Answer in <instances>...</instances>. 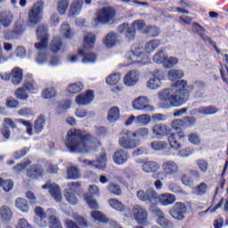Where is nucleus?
<instances>
[{
  "instance_id": "obj_1",
  "label": "nucleus",
  "mask_w": 228,
  "mask_h": 228,
  "mask_svg": "<svg viewBox=\"0 0 228 228\" xmlns=\"http://www.w3.org/2000/svg\"><path fill=\"white\" fill-rule=\"evenodd\" d=\"M206 86L202 81L188 84L185 79L175 82L170 87L159 93V99L162 101L164 108H181L186 104L191 90H200Z\"/></svg>"
},
{
  "instance_id": "obj_2",
  "label": "nucleus",
  "mask_w": 228,
  "mask_h": 228,
  "mask_svg": "<svg viewBox=\"0 0 228 228\" xmlns=\"http://www.w3.org/2000/svg\"><path fill=\"white\" fill-rule=\"evenodd\" d=\"M64 143L70 152L77 154H86L95 151L94 137L89 134L81 135V133L76 129L68 131Z\"/></svg>"
},
{
  "instance_id": "obj_3",
  "label": "nucleus",
  "mask_w": 228,
  "mask_h": 228,
  "mask_svg": "<svg viewBox=\"0 0 228 228\" xmlns=\"http://www.w3.org/2000/svg\"><path fill=\"white\" fill-rule=\"evenodd\" d=\"M95 45V35L87 33L84 36V46L78 49L77 55H69L68 60L70 63H76L78 56H82V63H95L97 61V55L95 53H88L89 49H92Z\"/></svg>"
},
{
  "instance_id": "obj_4",
  "label": "nucleus",
  "mask_w": 228,
  "mask_h": 228,
  "mask_svg": "<svg viewBox=\"0 0 228 228\" xmlns=\"http://www.w3.org/2000/svg\"><path fill=\"white\" fill-rule=\"evenodd\" d=\"M37 40L39 43L35 45L36 49L39 50L36 57V61L38 65H45V63H49V54L45 52L47 49V26L39 25L37 30Z\"/></svg>"
},
{
  "instance_id": "obj_5",
  "label": "nucleus",
  "mask_w": 228,
  "mask_h": 228,
  "mask_svg": "<svg viewBox=\"0 0 228 228\" xmlns=\"http://www.w3.org/2000/svg\"><path fill=\"white\" fill-rule=\"evenodd\" d=\"M118 29L121 35H125L126 38H127L129 42H131V40H134L136 29L141 31L142 34L149 33V27H147L143 20H136L132 25H129V23H123Z\"/></svg>"
},
{
  "instance_id": "obj_6",
  "label": "nucleus",
  "mask_w": 228,
  "mask_h": 228,
  "mask_svg": "<svg viewBox=\"0 0 228 228\" xmlns=\"http://www.w3.org/2000/svg\"><path fill=\"white\" fill-rule=\"evenodd\" d=\"M117 21V11L115 7L105 6L99 9L95 13V18L93 20V26H99L104 24L106 26H111Z\"/></svg>"
},
{
  "instance_id": "obj_7",
  "label": "nucleus",
  "mask_w": 228,
  "mask_h": 228,
  "mask_svg": "<svg viewBox=\"0 0 228 228\" xmlns=\"http://www.w3.org/2000/svg\"><path fill=\"white\" fill-rule=\"evenodd\" d=\"M35 214L36 216L40 218L38 223L40 227H47L48 216L50 220V228H63L61 227V223H60L58 218H56V210L50 208L45 213L44 212V208H42V207H36Z\"/></svg>"
},
{
  "instance_id": "obj_8",
  "label": "nucleus",
  "mask_w": 228,
  "mask_h": 228,
  "mask_svg": "<svg viewBox=\"0 0 228 228\" xmlns=\"http://www.w3.org/2000/svg\"><path fill=\"white\" fill-rule=\"evenodd\" d=\"M136 138L134 132L130 130H123L119 133L118 143L119 147L125 149V151H133L136 147L142 145V141Z\"/></svg>"
},
{
  "instance_id": "obj_9",
  "label": "nucleus",
  "mask_w": 228,
  "mask_h": 228,
  "mask_svg": "<svg viewBox=\"0 0 228 228\" xmlns=\"http://www.w3.org/2000/svg\"><path fill=\"white\" fill-rule=\"evenodd\" d=\"M162 171L153 175L154 179L167 181L170 175H175L179 173V165L174 160H167L162 163Z\"/></svg>"
},
{
  "instance_id": "obj_10",
  "label": "nucleus",
  "mask_w": 228,
  "mask_h": 228,
  "mask_svg": "<svg viewBox=\"0 0 228 228\" xmlns=\"http://www.w3.org/2000/svg\"><path fill=\"white\" fill-rule=\"evenodd\" d=\"M45 3L39 0L33 4L32 7L28 11V24L29 26H37L39 22H42L44 19V8Z\"/></svg>"
},
{
  "instance_id": "obj_11",
  "label": "nucleus",
  "mask_w": 228,
  "mask_h": 228,
  "mask_svg": "<svg viewBox=\"0 0 228 228\" xmlns=\"http://www.w3.org/2000/svg\"><path fill=\"white\" fill-rule=\"evenodd\" d=\"M132 108L134 111H145V113L154 111V107L151 105V100L147 96H139L134 99Z\"/></svg>"
},
{
  "instance_id": "obj_12",
  "label": "nucleus",
  "mask_w": 228,
  "mask_h": 228,
  "mask_svg": "<svg viewBox=\"0 0 228 228\" xmlns=\"http://www.w3.org/2000/svg\"><path fill=\"white\" fill-rule=\"evenodd\" d=\"M165 81V73L159 69L151 72V77L147 81L146 87L149 90H159Z\"/></svg>"
},
{
  "instance_id": "obj_13",
  "label": "nucleus",
  "mask_w": 228,
  "mask_h": 228,
  "mask_svg": "<svg viewBox=\"0 0 228 228\" xmlns=\"http://www.w3.org/2000/svg\"><path fill=\"white\" fill-rule=\"evenodd\" d=\"M81 188V183L79 182H70L66 185L64 190V197L69 204L76 206L79 200H77V196H76V191Z\"/></svg>"
},
{
  "instance_id": "obj_14",
  "label": "nucleus",
  "mask_w": 228,
  "mask_h": 228,
  "mask_svg": "<svg viewBox=\"0 0 228 228\" xmlns=\"http://www.w3.org/2000/svg\"><path fill=\"white\" fill-rule=\"evenodd\" d=\"M126 60L130 63H142L143 61V45H133L131 51L126 55Z\"/></svg>"
},
{
  "instance_id": "obj_15",
  "label": "nucleus",
  "mask_w": 228,
  "mask_h": 228,
  "mask_svg": "<svg viewBox=\"0 0 228 228\" xmlns=\"http://www.w3.org/2000/svg\"><path fill=\"white\" fill-rule=\"evenodd\" d=\"M88 191L90 194L85 195V200H86L87 206L91 209H99V203H97V200H95V199H94V197H99V195L101 193L99 187H97V185H95V184L90 185Z\"/></svg>"
},
{
  "instance_id": "obj_16",
  "label": "nucleus",
  "mask_w": 228,
  "mask_h": 228,
  "mask_svg": "<svg viewBox=\"0 0 228 228\" xmlns=\"http://www.w3.org/2000/svg\"><path fill=\"white\" fill-rule=\"evenodd\" d=\"M188 209L186 208V205L182 202H177L174 205L172 209L169 211L170 216L174 220H177L178 222H183L184 218H186V213Z\"/></svg>"
},
{
  "instance_id": "obj_17",
  "label": "nucleus",
  "mask_w": 228,
  "mask_h": 228,
  "mask_svg": "<svg viewBox=\"0 0 228 228\" xmlns=\"http://www.w3.org/2000/svg\"><path fill=\"white\" fill-rule=\"evenodd\" d=\"M136 124V126H149L151 124V115L149 114H141L139 116L130 115L125 126H129Z\"/></svg>"
},
{
  "instance_id": "obj_18",
  "label": "nucleus",
  "mask_w": 228,
  "mask_h": 228,
  "mask_svg": "<svg viewBox=\"0 0 228 228\" xmlns=\"http://www.w3.org/2000/svg\"><path fill=\"white\" fill-rule=\"evenodd\" d=\"M133 216L134 220L141 225H147V222H149V214L147 213V209L143 207L135 205L133 208Z\"/></svg>"
},
{
  "instance_id": "obj_19",
  "label": "nucleus",
  "mask_w": 228,
  "mask_h": 228,
  "mask_svg": "<svg viewBox=\"0 0 228 228\" xmlns=\"http://www.w3.org/2000/svg\"><path fill=\"white\" fill-rule=\"evenodd\" d=\"M94 99H95V94H94V91L87 90L77 95L75 98V102L76 104H77V106H88V104L92 103Z\"/></svg>"
},
{
  "instance_id": "obj_20",
  "label": "nucleus",
  "mask_w": 228,
  "mask_h": 228,
  "mask_svg": "<svg viewBox=\"0 0 228 228\" xmlns=\"http://www.w3.org/2000/svg\"><path fill=\"white\" fill-rule=\"evenodd\" d=\"M137 199L142 202H158V192L154 189H148L146 191L140 190L137 191Z\"/></svg>"
},
{
  "instance_id": "obj_21",
  "label": "nucleus",
  "mask_w": 228,
  "mask_h": 228,
  "mask_svg": "<svg viewBox=\"0 0 228 228\" xmlns=\"http://www.w3.org/2000/svg\"><path fill=\"white\" fill-rule=\"evenodd\" d=\"M138 163L142 165V170L145 174H155L161 168L159 163L154 160H140Z\"/></svg>"
},
{
  "instance_id": "obj_22",
  "label": "nucleus",
  "mask_w": 228,
  "mask_h": 228,
  "mask_svg": "<svg viewBox=\"0 0 228 228\" xmlns=\"http://www.w3.org/2000/svg\"><path fill=\"white\" fill-rule=\"evenodd\" d=\"M151 132L159 140H161L168 136V134L172 133V129L165 124H157L153 126V127L151 128Z\"/></svg>"
},
{
  "instance_id": "obj_23",
  "label": "nucleus",
  "mask_w": 228,
  "mask_h": 228,
  "mask_svg": "<svg viewBox=\"0 0 228 228\" xmlns=\"http://www.w3.org/2000/svg\"><path fill=\"white\" fill-rule=\"evenodd\" d=\"M138 81H140V72L134 69L128 71L123 78L124 85L128 87L135 86Z\"/></svg>"
},
{
  "instance_id": "obj_24",
  "label": "nucleus",
  "mask_w": 228,
  "mask_h": 228,
  "mask_svg": "<svg viewBox=\"0 0 228 228\" xmlns=\"http://www.w3.org/2000/svg\"><path fill=\"white\" fill-rule=\"evenodd\" d=\"M42 190H48L51 197H53L56 202H61V190L58 184L47 183L42 186Z\"/></svg>"
},
{
  "instance_id": "obj_25",
  "label": "nucleus",
  "mask_w": 228,
  "mask_h": 228,
  "mask_svg": "<svg viewBox=\"0 0 228 228\" xmlns=\"http://www.w3.org/2000/svg\"><path fill=\"white\" fill-rule=\"evenodd\" d=\"M184 136V133L183 132L171 134L167 138L170 149H173V151H179V149L182 147V144L177 140H183Z\"/></svg>"
},
{
  "instance_id": "obj_26",
  "label": "nucleus",
  "mask_w": 228,
  "mask_h": 228,
  "mask_svg": "<svg viewBox=\"0 0 228 228\" xmlns=\"http://www.w3.org/2000/svg\"><path fill=\"white\" fill-rule=\"evenodd\" d=\"M154 214L157 216L156 222L158 225L163 228H174V224L169 221L168 218L165 216V213L159 208L154 210Z\"/></svg>"
},
{
  "instance_id": "obj_27",
  "label": "nucleus",
  "mask_w": 228,
  "mask_h": 228,
  "mask_svg": "<svg viewBox=\"0 0 228 228\" xmlns=\"http://www.w3.org/2000/svg\"><path fill=\"white\" fill-rule=\"evenodd\" d=\"M129 159V153L124 149H119L114 152L113 161L116 165H124Z\"/></svg>"
},
{
  "instance_id": "obj_28",
  "label": "nucleus",
  "mask_w": 228,
  "mask_h": 228,
  "mask_svg": "<svg viewBox=\"0 0 228 228\" xmlns=\"http://www.w3.org/2000/svg\"><path fill=\"white\" fill-rule=\"evenodd\" d=\"M157 200H159L161 206H172L173 204H175L177 199L175 198V195L167 192L158 196Z\"/></svg>"
},
{
  "instance_id": "obj_29",
  "label": "nucleus",
  "mask_w": 228,
  "mask_h": 228,
  "mask_svg": "<svg viewBox=\"0 0 228 228\" xmlns=\"http://www.w3.org/2000/svg\"><path fill=\"white\" fill-rule=\"evenodd\" d=\"M0 23L3 28H10L13 23V12L4 11L0 13Z\"/></svg>"
},
{
  "instance_id": "obj_30",
  "label": "nucleus",
  "mask_w": 228,
  "mask_h": 228,
  "mask_svg": "<svg viewBox=\"0 0 228 228\" xmlns=\"http://www.w3.org/2000/svg\"><path fill=\"white\" fill-rule=\"evenodd\" d=\"M81 163H84V165H88L89 167H95L96 168H106V163H107L106 154L103 153L94 162H92V161L86 160V159H83V160H81Z\"/></svg>"
},
{
  "instance_id": "obj_31",
  "label": "nucleus",
  "mask_w": 228,
  "mask_h": 228,
  "mask_svg": "<svg viewBox=\"0 0 228 228\" xmlns=\"http://www.w3.org/2000/svg\"><path fill=\"white\" fill-rule=\"evenodd\" d=\"M85 89V85L81 82H75L68 86L66 89V94L69 97H72V95H76V94H79L82 90Z\"/></svg>"
},
{
  "instance_id": "obj_32",
  "label": "nucleus",
  "mask_w": 228,
  "mask_h": 228,
  "mask_svg": "<svg viewBox=\"0 0 228 228\" xmlns=\"http://www.w3.org/2000/svg\"><path fill=\"white\" fill-rule=\"evenodd\" d=\"M120 118V109L118 107H111L107 114V120L110 124H115Z\"/></svg>"
},
{
  "instance_id": "obj_33",
  "label": "nucleus",
  "mask_w": 228,
  "mask_h": 228,
  "mask_svg": "<svg viewBox=\"0 0 228 228\" xmlns=\"http://www.w3.org/2000/svg\"><path fill=\"white\" fill-rule=\"evenodd\" d=\"M43 174H44V169L40 165L32 166L27 171V175L28 177H30V179H37L40 177V175H42Z\"/></svg>"
},
{
  "instance_id": "obj_34",
  "label": "nucleus",
  "mask_w": 228,
  "mask_h": 228,
  "mask_svg": "<svg viewBox=\"0 0 228 228\" xmlns=\"http://www.w3.org/2000/svg\"><path fill=\"white\" fill-rule=\"evenodd\" d=\"M13 216L12 208L8 206H2L0 208V218L3 222H10Z\"/></svg>"
},
{
  "instance_id": "obj_35",
  "label": "nucleus",
  "mask_w": 228,
  "mask_h": 228,
  "mask_svg": "<svg viewBox=\"0 0 228 228\" xmlns=\"http://www.w3.org/2000/svg\"><path fill=\"white\" fill-rule=\"evenodd\" d=\"M83 9V0H74L69 7V13L73 17L76 15H79L81 13V10Z\"/></svg>"
},
{
  "instance_id": "obj_36",
  "label": "nucleus",
  "mask_w": 228,
  "mask_h": 228,
  "mask_svg": "<svg viewBox=\"0 0 228 228\" xmlns=\"http://www.w3.org/2000/svg\"><path fill=\"white\" fill-rule=\"evenodd\" d=\"M11 77L13 85H20L23 77L22 69L20 68H14L12 70Z\"/></svg>"
},
{
  "instance_id": "obj_37",
  "label": "nucleus",
  "mask_w": 228,
  "mask_h": 228,
  "mask_svg": "<svg viewBox=\"0 0 228 228\" xmlns=\"http://www.w3.org/2000/svg\"><path fill=\"white\" fill-rule=\"evenodd\" d=\"M15 208L21 211V213H29V203L26 199L18 198L15 200Z\"/></svg>"
},
{
  "instance_id": "obj_38",
  "label": "nucleus",
  "mask_w": 228,
  "mask_h": 228,
  "mask_svg": "<svg viewBox=\"0 0 228 228\" xmlns=\"http://www.w3.org/2000/svg\"><path fill=\"white\" fill-rule=\"evenodd\" d=\"M81 178V172L79 171V168L75 166H69L67 168V179L70 180H76Z\"/></svg>"
},
{
  "instance_id": "obj_39",
  "label": "nucleus",
  "mask_w": 228,
  "mask_h": 228,
  "mask_svg": "<svg viewBox=\"0 0 228 228\" xmlns=\"http://www.w3.org/2000/svg\"><path fill=\"white\" fill-rule=\"evenodd\" d=\"M50 51H52L53 53H60V51H64L61 38L55 37L52 40L50 44Z\"/></svg>"
},
{
  "instance_id": "obj_40",
  "label": "nucleus",
  "mask_w": 228,
  "mask_h": 228,
  "mask_svg": "<svg viewBox=\"0 0 228 228\" xmlns=\"http://www.w3.org/2000/svg\"><path fill=\"white\" fill-rule=\"evenodd\" d=\"M122 79V75L120 73H111L106 78V83L110 86H117Z\"/></svg>"
},
{
  "instance_id": "obj_41",
  "label": "nucleus",
  "mask_w": 228,
  "mask_h": 228,
  "mask_svg": "<svg viewBox=\"0 0 228 228\" xmlns=\"http://www.w3.org/2000/svg\"><path fill=\"white\" fill-rule=\"evenodd\" d=\"M117 34L114 32H110L107 34L106 37L103 39V44L106 47H114L117 45Z\"/></svg>"
},
{
  "instance_id": "obj_42",
  "label": "nucleus",
  "mask_w": 228,
  "mask_h": 228,
  "mask_svg": "<svg viewBox=\"0 0 228 228\" xmlns=\"http://www.w3.org/2000/svg\"><path fill=\"white\" fill-rule=\"evenodd\" d=\"M218 111H220V110H218V108L210 105V106H207V107H200L198 109V113H200V115H216V113H218Z\"/></svg>"
},
{
  "instance_id": "obj_43",
  "label": "nucleus",
  "mask_w": 228,
  "mask_h": 228,
  "mask_svg": "<svg viewBox=\"0 0 228 228\" xmlns=\"http://www.w3.org/2000/svg\"><path fill=\"white\" fill-rule=\"evenodd\" d=\"M69 6H70L69 0H58L57 1V12L60 15H65L67 11L69 10Z\"/></svg>"
},
{
  "instance_id": "obj_44",
  "label": "nucleus",
  "mask_w": 228,
  "mask_h": 228,
  "mask_svg": "<svg viewBox=\"0 0 228 228\" xmlns=\"http://www.w3.org/2000/svg\"><path fill=\"white\" fill-rule=\"evenodd\" d=\"M184 77V72L181 69H170L167 73V78L169 81H177Z\"/></svg>"
},
{
  "instance_id": "obj_45",
  "label": "nucleus",
  "mask_w": 228,
  "mask_h": 228,
  "mask_svg": "<svg viewBox=\"0 0 228 228\" xmlns=\"http://www.w3.org/2000/svg\"><path fill=\"white\" fill-rule=\"evenodd\" d=\"M168 147V143L165 141H153L151 143V151H155L159 152L161 151H165Z\"/></svg>"
},
{
  "instance_id": "obj_46",
  "label": "nucleus",
  "mask_w": 228,
  "mask_h": 228,
  "mask_svg": "<svg viewBox=\"0 0 228 228\" xmlns=\"http://www.w3.org/2000/svg\"><path fill=\"white\" fill-rule=\"evenodd\" d=\"M61 34L64 36L65 38L70 39L74 38V29L67 23L61 27Z\"/></svg>"
},
{
  "instance_id": "obj_47",
  "label": "nucleus",
  "mask_w": 228,
  "mask_h": 228,
  "mask_svg": "<svg viewBox=\"0 0 228 228\" xmlns=\"http://www.w3.org/2000/svg\"><path fill=\"white\" fill-rule=\"evenodd\" d=\"M90 216L94 218V222H100L101 224L108 222V217H106L105 215L99 210L92 211Z\"/></svg>"
},
{
  "instance_id": "obj_48",
  "label": "nucleus",
  "mask_w": 228,
  "mask_h": 228,
  "mask_svg": "<svg viewBox=\"0 0 228 228\" xmlns=\"http://www.w3.org/2000/svg\"><path fill=\"white\" fill-rule=\"evenodd\" d=\"M159 47V42L158 40H151L145 44L144 51L145 53H154V50Z\"/></svg>"
},
{
  "instance_id": "obj_49",
  "label": "nucleus",
  "mask_w": 228,
  "mask_h": 228,
  "mask_svg": "<svg viewBox=\"0 0 228 228\" xmlns=\"http://www.w3.org/2000/svg\"><path fill=\"white\" fill-rule=\"evenodd\" d=\"M109 204L110 208H113V209H116V211H126V207L122 202H120L117 199H110L109 200Z\"/></svg>"
},
{
  "instance_id": "obj_50",
  "label": "nucleus",
  "mask_w": 228,
  "mask_h": 228,
  "mask_svg": "<svg viewBox=\"0 0 228 228\" xmlns=\"http://www.w3.org/2000/svg\"><path fill=\"white\" fill-rule=\"evenodd\" d=\"M75 115L77 118H94V117H95V113L86 111V110H77Z\"/></svg>"
},
{
  "instance_id": "obj_51",
  "label": "nucleus",
  "mask_w": 228,
  "mask_h": 228,
  "mask_svg": "<svg viewBox=\"0 0 228 228\" xmlns=\"http://www.w3.org/2000/svg\"><path fill=\"white\" fill-rule=\"evenodd\" d=\"M14 95L16 97V99H19L20 101H28V93L26 92V88L24 86L18 88L15 93Z\"/></svg>"
},
{
  "instance_id": "obj_52",
  "label": "nucleus",
  "mask_w": 228,
  "mask_h": 228,
  "mask_svg": "<svg viewBox=\"0 0 228 228\" xmlns=\"http://www.w3.org/2000/svg\"><path fill=\"white\" fill-rule=\"evenodd\" d=\"M179 63V60L176 57H166L163 67L166 69H173Z\"/></svg>"
},
{
  "instance_id": "obj_53",
  "label": "nucleus",
  "mask_w": 228,
  "mask_h": 228,
  "mask_svg": "<svg viewBox=\"0 0 228 228\" xmlns=\"http://www.w3.org/2000/svg\"><path fill=\"white\" fill-rule=\"evenodd\" d=\"M44 126H45V118L41 116L35 121L34 129L36 133L39 134L44 131Z\"/></svg>"
},
{
  "instance_id": "obj_54",
  "label": "nucleus",
  "mask_w": 228,
  "mask_h": 228,
  "mask_svg": "<svg viewBox=\"0 0 228 228\" xmlns=\"http://www.w3.org/2000/svg\"><path fill=\"white\" fill-rule=\"evenodd\" d=\"M224 61L226 62L227 66L222 67L220 69V73L224 83L228 85V54H224Z\"/></svg>"
},
{
  "instance_id": "obj_55",
  "label": "nucleus",
  "mask_w": 228,
  "mask_h": 228,
  "mask_svg": "<svg viewBox=\"0 0 228 228\" xmlns=\"http://www.w3.org/2000/svg\"><path fill=\"white\" fill-rule=\"evenodd\" d=\"M18 115L20 117H25V118H29V117L35 116V113L31 108L25 107L18 110Z\"/></svg>"
},
{
  "instance_id": "obj_56",
  "label": "nucleus",
  "mask_w": 228,
  "mask_h": 228,
  "mask_svg": "<svg viewBox=\"0 0 228 228\" xmlns=\"http://www.w3.org/2000/svg\"><path fill=\"white\" fill-rule=\"evenodd\" d=\"M43 99H53V97H56V88L48 87L43 91Z\"/></svg>"
},
{
  "instance_id": "obj_57",
  "label": "nucleus",
  "mask_w": 228,
  "mask_h": 228,
  "mask_svg": "<svg viewBox=\"0 0 228 228\" xmlns=\"http://www.w3.org/2000/svg\"><path fill=\"white\" fill-rule=\"evenodd\" d=\"M165 60H167V54H165V52H163V51H160V52L157 53L153 56V61L155 63H158V64H161L162 63V65H164Z\"/></svg>"
},
{
  "instance_id": "obj_58",
  "label": "nucleus",
  "mask_w": 228,
  "mask_h": 228,
  "mask_svg": "<svg viewBox=\"0 0 228 228\" xmlns=\"http://www.w3.org/2000/svg\"><path fill=\"white\" fill-rule=\"evenodd\" d=\"M196 165L200 171H201L202 174H206L208 172V168H209V163H208V160L200 159L196 161Z\"/></svg>"
},
{
  "instance_id": "obj_59",
  "label": "nucleus",
  "mask_w": 228,
  "mask_h": 228,
  "mask_svg": "<svg viewBox=\"0 0 228 228\" xmlns=\"http://www.w3.org/2000/svg\"><path fill=\"white\" fill-rule=\"evenodd\" d=\"M150 133H151V130H149V128L142 127L134 132V135L135 136V138H145L147 137L148 134H150Z\"/></svg>"
},
{
  "instance_id": "obj_60",
  "label": "nucleus",
  "mask_w": 228,
  "mask_h": 228,
  "mask_svg": "<svg viewBox=\"0 0 228 228\" xmlns=\"http://www.w3.org/2000/svg\"><path fill=\"white\" fill-rule=\"evenodd\" d=\"M208 183H200L194 190V193L196 195H200L202 196L206 193V191H208Z\"/></svg>"
},
{
  "instance_id": "obj_61",
  "label": "nucleus",
  "mask_w": 228,
  "mask_h": 228,
  "mask_svg": "<svg viewBox=\"0 0 228 228\" xmlns=\"http://www.w3.org/2000/svg\"><path fill=\"white\" fill-rule=\"evenodd\" d=\"M192 31H193V33H197V35L201 37V38H204V37H206V29H204V28H202V26H200L197 23L193 24Z\"/></svg>"
},
{
  "instance_id": "obj_62",
  "label": "nucleus",
  "mask_w": 228,
  "mask_h": 228,
  "mask_svg": "<svg viewBox=\"0 0 228 228\" xmlns=\"http://www.w3.org/2000/svg\"><path fill=\"white\" fill-rule=\"evenodd\" d=\"M1 186L4 191H12L13 189V181L2 178Z\"/></svg>"
},
{
  "instance_id": "obj_63",
  "label": "nucleus",
  "mask_w": 228,
  "mask_h": 228,
  "mask_svg": "<svg viewBox=\"0 0 228 228\" xmlns=\"http://www.w3.org/2000/svg\"><path fill=\"white\" fill-rule=\"evenodd\" d=\"M185 124L186 122L183 119H175L171 122V127L175 129V131H179L181 127H184Z\"/></svg>"
},
{
  "instance_id": "obj_64",
  "label": "nucleus",
  "mask_w": 228,
  "mask_h": 228,
  "mask_svg": "<svg viewBox=\"0 0 228 228\" xmlns=\"http://www.w3.org/2000/svg\"><path fill=\"white\" fill-rule=\"evenodd\" d=\"M195 152V151H193V149L191 148H184L179 151L178 152V156L179 158H188L189 156H191V154H193Z\"/></svg>"
}]
</instances>
